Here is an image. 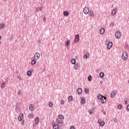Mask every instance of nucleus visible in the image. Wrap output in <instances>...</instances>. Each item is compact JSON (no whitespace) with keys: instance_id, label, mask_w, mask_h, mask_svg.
Masks as SVG:
<instances>
[{"instance_id":"1","label":"nucleus","mask_w":129,"mask_h":129,"mask_svg":"<svg viewBox=\"0 0 129 129\" xmlns=\"http://www.w3.org/2000/svg\"><path fill=\"white\" fill-rule=\"evenodd\" d=\"M122 58L124 61H126L127 59V52H124L122 55Z\"/></svg>"},{"instance_id":"2","label":"nucleus","mask_w":129,"mask_h":129,"mask_svg":"<svg viewBox=\"0 0 129 129\" xmlns=\"http://www.w3.org/2000/svg\"><path fill=\"white\" fill-rule=\"evenodd\" d=\"M115 36L116 39H119V38H120V37L121 36V33L120 32V31L117 30L115 32Z\"/></svg>"},{"instance_id":"3","label":"nucleus","mask_w":129,"mask_h":129,"mask_svg":"<svg viewBox=\"0 0 129 129\" xmlns=\"http://www.w3.org/2000/svg\"><path fill=\"white\" fill-rule=\"evenodd\" d=\"M40 57H41V54L38 52H36L34 55V59H35L36 61H38V59H40Z\"/></svg>"},{"instance_id":"4","label":"nucleus","mask_w":129,"mask_h":129,"mask_svg":"<svg viewBox=\"0 0 129 129\" xmlns=\"http://www.w3.org/2000/svg\"><path fill=\"white\" fill-rule=\"evenodd\" d=\"M83 13L85 15H88V13H89V8H88V7H85L83 9Z\"/></svg>"},{"instance_id":"5","label":"nucleus","mask_w":129,"mask_h":129,"mask_svg":"<svg viewBox=\"0 0 129 129\" xmlns=\"http://www.w3.org/2000/svg\"><path fill=\"white\" fill-rule=\"evenodd\" d=\"M23 119H24V114L21 113L18 116V120L22 121Z\"/></svg>"},{"instance_id":"6","label":"nucleus","mask_w":129,"mask_h":129,"mask_svg":"<svg viewBox=\"0 0 129 129\" xmlns=\"http://www.w3.org/2000/svg\"><path fill=\"white\" fill-rule=\"evenodd\" d=\"M75 43H78L79 41H80V39L79 38V34L76 35L75 36Z\"/></svg>"},{"instance_id":"7","label":"nucleus","mask_w":129,"mask_h":129,"mask_svg":"<svg viewBox=\"0 0 129 129\" xmlns=\"http://www.w3.org/2000/svg\"><path fill=\"white\" fill-rule=\"evenodd\" d=\"M117 12V8H113V10H112V15H113V16H115V15H116Z\"/></svg>"},{"instance_id":"8","label":"nucleus","mask_w":129,"mask_h":129,"mask_svg":"<svg viewBox=\"0 0 129 129\" xmlns=\"http://www.w3.org/2000/svg\"><path fill=\"white\" fill-rule=\"evenodd\" d=\"M57 123L58 124V126H62L64 123L63 121L59 120V119L57 120Z\"/></svg>"},{"instance_id":"9","label":"nucleus","mask_w":129,"mask_h":129,"mask_svg":"<svg viewBox=\"0 0 129 129\" xmlns=\"http://www.w3.org/2000/svg\"><path fill=\"white\" fill-rule=\"evenodd\" d=\"M98 122L101 126H103L105 124V122L103 121L102 119H99Z\"/></svg>"},{"instance_id":"10","label":"nucleus","mask_w":129,"mask_h":129,"mask_svg":"<svg viewBox=\"0 0 129 129\" xmlns=\"http://www.w3.org/2000/svg\"><path fill=\"white\" fill-rule=\"evenodd\" d=\"M101 103H105L106 102V97L103 96L101 99Z\"/></svg>"},{"instance_id":"11","label":"nucleus","mask_w":129,"mask_h":129,"mask_svg":"<svg viewBox=\"0 0 129 129\" xmlns=\"http://www.w3.org/2000/svg\"><path fill=\"white\" fill-rule=\"evenodd\" d=\"M116 95V91H113L111 93V97L113 98Z\"/></svg>"},{"instance_id":"12","label":"nucleus","mask_w":129,"mask_h":129,"mask_svg":"<svg viewBox=\"0 0 129 129\" xmlns=\"http://www.w3.org/2000/svg\"><path fill=\"white\" fill-rule=\"evenodd\" d=\"M105 32V30L104 28H102L100 30V34L101 35H103Z\"/></svg>"},{"instance_id":"13","label":"nucleus","mask_w":129,"mask_h":129,"mask_svg":"<svg viewBox=\"0 0 129 129\" xmlns=\"http://www.w3.org/2000/svg\"><path fill=\"white\" fill-rule=\"evenodd\" d=\"M63 14L64 17H68L69 16V12L67 11L63 12Z\"/></svg>"},{"instance_id":"14","label":"nucleus","mask_w":129,"mask_h":129,"mask_svg":"<svg viewBox=\"0 0 129 129\" xmlns=\"http://www.w3.org/2000/svg\"><path fill=\"white\" fill-rule=\"evenodd\" d=\"M111 47H112V42H109L107 46V49H109L110 48H111Z\"/></svg>"},{"instance_id":"15","label":"nucleus","mask_w":129,"mask_h":129,"mask_svg":"<svg viewBox=\"0 0 129 129\" xmlns=\"http://www.w3.org/2000/svg\"><path fill=\"white\" fill-rule=\"evenodd\" d=\"M89 14L91 16V17H94V12H93V11H90L89 12Z\"/></svg>"},{"instance_id":"16","label":"nucleus","mask_w":129,"mask_h":129,"mask_svg":"<svg viewBox=\"0 0 129 129\" xmlns=\"http://www.w3.org/2000/svg\"><path fill=\"white\" fill-rule=\"evenodd\" d=\"M72 64H74L76 63V59L75 58H72L71 60Z\"/></svg>"},{"instance_id":"17","label":"nucleus","mask_w":129,"mask_h":129,"mask_svg":"<svg viewBox=\"0 0 129 129\" xmlns=\"http://www.w3.org/2000/svg\"><path fill=\"white\" fill-rule=\"evenodd\" d=\"M29 108V110L33 111V110L34 109V105L33 104L30 105Z\"/></svg>"},{"instance_id":"18","label":"nucleus","mask_w":129,"mask_h":129,"mask_svg":"<svg viewBox=\"0 0 129 129\" xmlns=\"http://www.w3.org/2000/svg\"><path fill=\"white\" fill-rule=\"evenodd\" d=\"M77 92L78 94H81V93H82V89L81 88L78 89Z\"/></svg>"},{"instance_id":"19","label":"nucleus","mask_w":129,"mask_h":129,"mask_svg":"<svg viewBox=\"0 0 129 129\" xmlns=\"http://www.w3.org/2000/svg\"><path fill=\"white\" fill-rule=\"evenodd\" d=\"M85 101H86V100L84 98H82L81 104H84V103H85Z\"/></svg>"},{"instance_id":"20","label":"nucleus","mask_w":129,"mask_h":129,"mask_svg":"<svg viewBox=\"0 0 129 129\" xmlns=\"http://www.w3.org/2000/svg\"><path fill=\"white\" fill-rule=\"evenodd\" d=\"M5 86H6V83L5 82H3L1 84V88H2V89H4V88L5 87Z\"/></svg>"},{"instance_id":"21","label":"nucleus","mask_w":129,"mask_h":129,"mask_svg":"<svg viewBox=\"0 0 129 129\" xmlns=\"http://www.w3.org/2000/svg\"><path fill=\"white\" fill-rule=\"evenodd\" d=\"M31 65L34 66V65H36V60L35 59H32L31 60Z\"/></svg>"},{"instance_id":"22","label":"nucleus","mask_w":129,"mask_h":129,"mask_svg":"<svg viewBox=\"0 0 129 129\" xmlns=\"http://www.w3.org/2000/svg\"><path fill=\"white\" fill-rule=\"evenodd\" d=\"M28 118H33L34 117V114L33 113H30L28 115Z\"/></svg>"},{"instance_id":"23","label":"nucleus","mask_w":129,"mask_h":129,"mask_svg":"<svg viewBox=\"0 0 129 129\" xmlns=\"http://www.w3.org/2000/svg\"><path fill=\"white\" fill-rule=\"evenodd\" d=\"M74 68L76 70H77V69H78V68H79V65L78 64H75L74 67Z\"/></svg>"},{"instance_id":"24","label":"nucleus","mask_w":129,"mask_h":129,"mask_svg":"<svg viewBox=\"0 0 129 129\" xmlns=\"http://www.w3.org/2000/svg\"><path fill=\"white\" fill-rule=\"evenodd\" d=\"M100 78H103L104 77V73L103 72H101L99 74Z\"/></svg>"},{"instance_id":"25","label":"nucleus","mask_w":129,"mask_h":129,"mask_svg":"<svg viewBox=\"0 0 129 129\" xmlns=\"http://www.w3.org/2000/svg\"><path fill=\"white\" fill-rule=\"evenodd\" d=\"M103 97V96L102 95L99 94V95H98L97 98H98V99L99 100H101V99Z\"/></svg>"},{"instance_id":"26","label":"nucleus","mask_w":129,"mask_h":129,"mask_svg":"<svg viewBox=\"0 0 129 129\" xmlns=\"http://www.w3.org/2000/svg\"><path fill=\"white\" fill-rule=\"evenodd\" d=\"M39 117H36L35 119V122L36 123V124H38V123H39Z\"/></svg>"},{"instance_id":"27","label":"nucleus","mask_w":129,"mask_h":129,"mask_svg":"<svg viewBox=\"0 0 129 129\" xmlns=\"http://www.w3.org/2000/svg\"><path fill=\"white\" fill-rule=\"evenodd\" d=\"M58 118L59 119H64V116L62 114L58 115Z\"/></svg>"},{"instance_id":"28","label":"nucleus","mask_w":129,"mask_h":129,"mask_svg":"<svg viewBox=\"0 0 129 129\" xmlns=\"http://www.w3.org/2000/svg\"><path fill=\"white\" fill-rule=\"evenodd\" d=\"M94 111V110H93V109H90L89 110V113H90V114H92Z\"/></svg>"},{"instance_id":"29","label":"nucleus","mask_w":129,"mask_h":129,"mask_svg":"<svg viewBox=\"0 0 129 129\" xmlns=\"http://www.w3.org/2000/svg\"><path fill=\"white\" fill-rule=\"evenodd\" d=\"M68 100L69 101H72V100H73V97H72V96H70L68 97Z\"/></svg>"},{"instance_id":"30","label":"nucleus","mask_w":129,"mask_h":129,"mask_svg":"<svg viewBox=\"0 0 129 129\" xmlns=\"http://www.w3.org/2000/svg\"><path fill=\"white\" fill-rule=\"evenodd\" d=\"M27 74L28 76H31V75H32V72H31V71H28L27 72Z\"/></svg>"},{"instance_id":"31","label":"nucleus","mask_w":129,"mask_h":129,"mask_svg":"<svg viewBox=\"0 0 129 129\" xmlns=\"http://www.w3.org/2000/svg\"><path fill=\"white\" fill-rule=\"evenodd\" d=\"M5 28V24L2 23L0 24V29H4Z\"/></svg>"},{"instance_id":"32","label":"nucleus","mask_w":129,"mask_h":129,"mask_svg":"<svg viewBox=\"0 0 129 129\" xmlns=\"http://www.w3.org/2000/svg\"><path fill=\"white\" fill-rule=\"evenodd\" d=\"M84 91H85V93H87V94H88V93H89V90H88V89L85 88L84 89Z\"/></svg>"},{"instance_id":"33","label":"nucleus","mask_w":129,"mask_h":129,"mask_svg":"<svg viewBox=\"0 0 129 129\" xmlns=\"http://www.w3.org/2000/svg\"><path fill=\"white\" fill-rule=\"evenodd\" d=\"M88 81L90 82L92 80V77L91 76H89L88 78Z\"/></svg>"},{"instance_id":"34","label":"nucleus","mask_w":129,"mask_h":129,"mask_svg":"<svg viewBox=\"0 0 129 129\" xmlns=\"http://www.w3.org/2000/svg\"><path fill=\"white\" fill-rule=\"evenodd\" d=\"M49 107H53V102H50L48 104Z\"/></svg>"},{"instance_id":"35","label":"nucleus","mask_w":129,"mask_h":129,"mask_svg":"<svg viewBox=\"0 0 129 129\" xmlns=\"http://www.w3.org/2000/svg\"><path fill=\"white\" fill-rule=\"evenodd\" d=\"M69 44H70V40H68L67 41H66V45L67 46V47L69 46Z\"/></svg>"},{"instance_id":"36","label":"nucleus","mask_w":129,"mask_h":129,"mask_svg":"<svg viewBox=\"0 0 129 129\" xmlns=\"http://www.w3.org/2000/svg\"><path fill=\"white\" fill-rule=\"evenodd\" d=\"M53 129H59V127L57 125H54L53 126Z\"/></svg>"},{"instance_id":"37","label":"nucleus","mask_w":129,"mask_h":129,"mask_svg":"<svg viewBox=\"0 0 129 129\" xmlns=\"http://www.w3.org/2000/svg\"><path fill=\"white\" fill-rule=\"evenodd\" d=\"M88 58V55H87V54H85L84 55V59H86L87 60Z\"/></svg>"},{"instance_id":"38","label":"nucleus","mask_w":129,"mask_h":129,"mask_svg":"<svg viewBox=\"0 0 129 129\" xmlns=\"http://www.w3.org/2000/svg\"><path fill=\"white\" fill-rule=\"evenodd\" d=\"M117 107L119 109H121V108H122V106L120 104L117 106Z\"/></svg>"},{"instance_id":"39","label":"nucleus","mask_w":129,"mask_h":129,"mask_svg":"<svg viewBox=\"0 0 129 129\" xmlns=\"http://www.w3.org/2000/svg\"><path fill=\"white\" fill-rule=\"evenodd\" d=\"M60 103H61V104H62V105L64 104V100H61L60 101Z\"/></svg>"},{"instance_id":"40","label":"nucleus","mask_w":129,"mask_h":129,"mask_svg":"<svg viewBox=\"0 0 129 129\" xmlns=\"http://www.w3.org/2000/svg\"><path fill=\"white\" fill-rule=\"evenodd\" d=\"M113 120L115 122H116L117 121V119H116V118H114Z\"/></svg>"},{"instance_id":"41","label":"nucleus","mask_w":129,"mask_h":129,"mask_svg":"<svg viewBox=\"0 0 129 129\" xmlns=\"http://www.w3.org/2000/svg\"><path fill=\"white\" fill-rule=\"evenodd\" d=\"M70 129H75V127L74 126H71Z\"/></svg>"},{"instance_id":"42","label":"nucleus","mask_w":129,"mask_h":129,"mask_svg":"<svg viewBox=\"0 0 129 129\" xmlns=\"http://www.w3.org/2000/svg\"><path fill=\"white\" fill-rule=\"evenodd\" d=\"M43 22H44V23H46V17H44Z\"/></svg>"},{"instance_id":"43","label":"nucleus","mask_w":129,"mask_h":129,"mask_svg":"<svg viewBox=\"0 0 129 129\" xmlns=\"http://www.w3.org/2000/svg\"><path fill=\"white\" fill-rule=\"evenodd\" d=\"M127 110L128 111H129V105L127 106Z\"/></svg>"},{"instance_id":"44","label":"nucleus","mask_w":129,"mask_h":129,"mask_svg":"<svg viewBox=\"0 0 129 129\" xmlns=\"http://www.w3.org/2000/svg\"><path fill=\"white\" fill-rule=\"evenodd\" d=\"M18 78L19 79V80H22V79H21V76H18Z\"/></svg>"},{"instance_id":"45","label":"nucleus","mask_w":129,"mask_h":129,"mask_svg":"<svg viewBox=\"0 0 129 129\" xmlns=\"http://www.w3.org/2000/svg\"><path fill=\"white\" fill-rule=\"evenodd\" d=\"M38 11H41V9H37V12H38Z\"/></svg>"},{"instance_id":"46","label":"nucleus","mask_w":129,"mask_h":129,"mask_svg":"<svg viewBox=\"0 0 129 129\" xmlns=\"http://www.w3.org/2000/svg\"><path fill=\"white\" fill-rule=\"evenodd\" d=\"M24 121H23V122H22V125H24Z\"/></svg>"},{"instance_id":"47","label":"nucleus","mask_w":129,"mask_h":129,"mask_svg":"<svg viewBox=\"0 0 129 129\" xmlns=\"http://www.w3.org/2000/svg\"><path fill=\"white\" fill-rule=\"evenodd\" d=\"M127 101H125V104H126V103H127Z\"/></svg>"},{"instance_id":"48","label":"nucleus","mask_w":129,"mask_h":129,"mask_svg":"<svg viewBox=\"0 0 129 129\" xmlns=\"http://www.w3.org/2000/svg\"><path fill=\"white\" fill-rule=\"evenodd\" d=\"M0 40H2V36L0 35Z\"/></svg>"},{"instance_id":"49","label":"nucleus","mask_w":129,"mask_h":129,"mask_svg":"<svg viewBox=\"0 0 129 129\" xmlns=\"http://www.w3.org/2000/svg\"><path fill=\"white\" fill-rule=\"evenodd\" d=\"M20 93H21V91H19V92H18V94H20Z\"/></svg>"},{"instance_id":"50","label":"nucleus","mask_w":129,"mask_h":129,"mask_svg":"<svg viewBox=\"0 0 129 129\" xmlns=\"http://www.w3.org/2000/svg\"><path fill=\"white\" fill-rule=\"evenodd\" d=\"M88 56L89 57V54H88Z\"/></svg>"},{"instance_id":"51","label":"nucleus","mask_w":129,"mask_h":129,"mask_svg":"<svg viewBox=\"0 0 129 129\" xmlns=\"http://www.w3.org/2000/svg\"><path fill=\"white\" fill-rule=\"evenodd\" d=\"M0 44H1V41H0Z\"/></svg>"}]
</instances>
